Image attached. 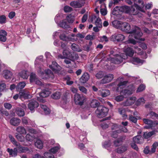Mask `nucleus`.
Segmentation results:
<instances>
[{"instance_id": "nucleus-48", "label": "nucleus", "mask_w": 158, "mask_h": 158, "mask_svg": "<svg viewBox=\"0 0 158 158\" xmlns=\"http://www.w3.org/2000/svg\"><path fill=\"white\" fill-rule=\"evenodd\" d=\"M120 133V131L118 130L113 131L111 134V136L113 138H116L118 137V134Z\"/></svg>"}, {"instance_id": "nucleus-25", "label": "nucleus", "mask_w": 158, "mask_h": 158, "mask_svg": "<svg viewBox=\"0 0 158 158\" xmlns=\"http://www.w3.org/2000/svg\"><path fill=\"white\" fill-rule=\"evenodd\" d=\"M124 52L127 55L130 57L132 56L134 54V52L132 49L129 47L126 48L124 49Z\"/></svg>"}, {"instance_id": "nucleus-45", "label": "nucleus", "mask_w": 158, "mask_h": 158, "mask_svg": "<svg viewBox=\"0 0 158 158\" xmlns=\"http://www.w3.org/2000/svg\"><path fill=\"white\" fill-rule=\"evenodd\" d=\"M25 138L27 141L31 142L34 140L35 137L33 135H32L29 134H27L26 135Z\"/></svg>"}, {"instance_id": "nucleus-54", "label": "nucleus", "mask_w": 158, "mask_h": 158, "mask_svg": "<svg viewBox=\"0 0 158 158\" xmlns=\"http://www.w3.org/2000/svg\"><path fill=\"white\" fill-rule=\"evenodd\" d=\"M9 137L11 142L15 146L18 143L15 140V139L10 135H9Z\"/></svg>"}, {"instance_id": "nucleus-20", "label": "nucleus", "mask_w": 158, "mask_h": 158, "mask_svg": "<svg viewBox=\"0 0 158 158\" xmlns=\"http://www.w3.org/2000/svg\"><path fill=\"white\" fill-rule=\"evenodd\" d=\"M98 92L100 95L103 98L106 97L110 94V91L108 89H102L99 90Z\"/></svg>"}, {"instance_id": "nucleus-16", "label": "nucleus", "mask_w": 158, "mask_h": 158, "mask_svg": "<svg viewBox=\"0 0 158 158\" xmlns=\"http://www.w3.org/2000/svg\"><path fill=\"white\" fill-rule=\"evenodd\" d=\"M21 122L20 119L17 118L13 117L10 120V124L14 126H17L19 125Z\"/></svg>"}, {"instance_id": "nucleus-29", "label": "nucleus", "mask_w": 158, "mask_h": 158, "mask_svg": "<svg viewBox=\"0 0 158 158\" xmlns=\"http://www.w3.org/2000/svg\"><path fill=\"white\" fill-rule=\"evenodd\" d=\"M61 93L60 91H56L52 94L51 97L52 98L54 99H59L61 96Z\"/></svg>"}, {"instance_id": "nucleus-46", "label": "nucleus", "mask_w": 158, "mask_h": 158, "mask_svg": "<svg viewBox=\"0 0 158 158\" xmlns=\"http://www.w3.org/2000/svg\"><path fill=\"white\" fill-rule=\"evenodd\" d=\"M9 114L7 111L2 108L0 109V116H2L4 115L5 116H7Z\"/></svg>"}, {"instance_id": "nucleus-30", "label": "nucleus", "mask_w": 158, "mask_h": 158, "mask_svg": "<svg viewBox=\"0 0 158 158\" xmlns=\"http://www.w3.org/2000/svg\"><path fill=\"white\" fill-rule=\"evenodd\" d=\"M100 105V102L96 99H93L91 102L90 105L93 108H96L99 106Z\"/></svg>"}, {"instance_id": "nucleus-28", "label": "nucleus", "mask_w": 158, "mask_h": 158, "mask_svg": "<svg viewBox=\"0 0 158 158\" xmlns=\"http://www.w3.org/2000/svg\"><path fill=\"white\" fill-rule=\"evenodd\" d=\"M16 130L21 134H26L27 133L26 129L23 126L18 127L16 128Z\"/></svg>"}, {"instance_id": "nucleus-2", "label": "nucleus", "mask_w": 158, "mask_h": 158, "mask_svg": "<svg viewBox=\"0 0 158 158\" xmlns=\"http://www.w3.org/2000/svg\"><path fill=\"white\" fill-rule=\"evenodd\" d=\"M124 78L123 77H119L117 79V81L119 82L117 84L116 91L120 92V94L125 96L131 94L134 91V87L131 90L123 89L125 88L128 83L127 81H123Z\"/></svg>"}, {"instance_id": "nucleus-56", "label": "nucleus", "mask_w": 158, "mask_h": 158, "mask_svg": "<svg viewBox=\"0 0 158 158\" xmlns=\"http://www.w3.org/2000/svg\"><path fill=\"white\" fill-rule=\"evenodd\" d=\"M124 98L122 95H118L115 97V100L117 102H120L123 100Z\"/></svg>"}, {"instance_id": "nucleus-58", "label": "nucleus", "mask_w": 158, "mask_h": 158, "mask_svg": "<svg viewBox=\"0 0 158 158\" xmlns=\"http://www.w3.org/2000/svg\"><path fill=\"white\" fill-rule=\"evenodd\" d=\"M69 52V51L67 50H63L62 53L64 58H68V57Z\"/></svg>"}, {"instance_id": "nucleus-51", "label": "nucleus", "mask_w": 158, "mask_h": 158, "mask_svg": "<svg viewBox=\"0 0 158 158\" xmlns=\"http://www.w3.org/2000/svg\"><path fill=\"white\" fill-rule=\"evenodd\" d=\"M132 61L133 62H136L137 63H141L143 64V60H141L137 57H134L132 58Z\"/></svg>"}, {"instance_id": "nucleus-62", "label": "nucleus", "mask_w": 158, "mask_h": 158, "mask_svg": "<svg viewBox=\"0 0 158 158\" xmlns=\"http://www.w3.org/2000/svg\"><path fill=\"white\" fill-rule=\"evenodd\" d=\"M60 40L63 41H66L68 40L67 37L64 34H61L60 35Z\"/></svg>"}, {"instance_id": "nucleus-9", "label": "nucleus", "mask_w": 158, "mask_h": 158, "mask_svg": "<svg viewBox=\"0 0 158 158\" xmlns=\"http://www.w3.org/2000/svg\"><path fill=\"white\" fill-rule=\"evenodd\" d=\"M136 98L135 97H131L127 98L126 101L123 102V105L124 106H130L133 104L135 101Z\"/></svg>"}, {"instance_id": "nucleus-24", "label": "nucleus", "mask_w": 158, "mask_h": 158, "mask_svg": "<svg viewBox=\"0 0 158 158\" xmlns=\"http://www.w3.org/2000/svg\"><path fill=\"white\" fill-rule=\"evenodd\" d=\"M4 77L6 79H10L12 75V73L8 70H6L3 72Z\"/></svg>"}, {"instance_id": "nucleus-21", "label": "nucleus", "mask_w": 158, "mask_h": 158, "mask_svg": "<svg viewBox=\"0 0 158 158\" xmlns=\"http://www.w3.org/2000/svg\"><path fill=\"white\" fill-rule=\"evenodd\" d=\"M128 146L126 145H123L118 148L116 150L117 152L118 153H122L127 150Z\"/></svg>"}, {"instance_id": "nucleus-8", "label": "nucleus", "mask_w": 158, "mask_h": 158, "mask_svg": "<svg viewBox=\"0 0 158 158\" xmlns=\"http://www.w3.org/2000/svg\"><path fill=\"white\" fill-rule=\"evenodd\" d=\"M114 78V75L109 74L104 76L101 80V83L103 84H106L110 82Z\"/></svg>"}, {"instance_id": "nucleus-64", "label": "nucleus", "mask_w": 158, "mask_h": 158, "mask_svg": "<svg viewBox=\"0 0 158 158\" xmlns=\"http://www.w3.org/2000/svg\"><path fill=\"white\" fill-rule=\"evenodd\" d=\"M4 107L8 110H10L12 107V105L9 103L6 102L4 105Z\"/></svg>"}, {"instance_id": "nucleus-5", "label": "nucleus", "mask_w": 158, "mask_h": 158, "mask_svg": "<svg viewBox=\"0 0 158 158\" xmlns=\"http://www.w3.org/2000/svg\"><path fill=\"white\" fill-rule=\"evenodd\" d=\"M125 38V36L122 34H115L111 36L110 40L114 42H119L124 40Z\"/></svg>"}, {"instance_id": "nucleus-63", "label": "nucleus", "mask_w": 158, "mask_h": 158, "mask_svg": "<svg viewBox=\"0 0 158 158\" xmlns=\"http://www.w3.org/2000/svg\"><path fill=\"white\" fill-rule=\"evenodd\" d=\"M150 148L149 146H146L145 148H144V149L143 150L144 153L146 154H150Z\"/></svg>"}, {"instance_id": "nucleus-41", "label": "nucleus", "mask_w": 158, "mask_h": 158, "mask_svg": "<svg viewBox=\"0 0 158 158\" xmlns=\"http://www.w3.org/2000/svg\"><path fill=\"white\" fill-rule=\"evenodd\" d=\"M145 102V100L143 98H139L135 102V105L137 106H140L141 104H143Z\"/></svg>"}, {"instance_id": "nucleus-33", "label": "nucleus", "mask_w": 158, "mask_h": 158, "mask_svg": "<svg viewBox=\"0 0 158 158\" xmlns=\"http://www.w3.org/2000/svg\"><path fill=\"white\" fill-rule=\"evenodd\" d=\"M20 77L24 79H27L29 76V72L27 71L23 70L20 73Z\"/></svg>"}, {"instance_id": "nucleus-47", "label": "nucleus", "mask_w": 158, "mask_h": 158, "mask_svg": "<svg viewBox=\"0 0 158 158\" xmlns=\"http://www.w3.org/2000/svg\"><path fill=\"white\" fill-rule=\"evenodd\" d=\"M145 88L146 86L144 84H141L137 88L136 92L138 93L143 91L145 89Z\"/></svg>"}, {"instance_id": "nucleus-13", "label": "nucleus", "mask_w": 158, "mask_h": 158, "mask_svg": "<svg viewBox=\"0 0 158 158\" xmlns=\"http://www.w3.org/2000/svg\"><path fill=\"white\" fill-rule=\"evenodd\" d=\"M50 68L53 71H58L60 70L61 67L55 61L52 62V64L49 65Z\"/></svg>"}, {"instance_id": "nucleus-50", "label": "nucleus", "mask_w": 158, "mask_h": 158, "mask_svg": "<svg viewBox=\"0 0 158 158\" xmlns=\"http://www.w3.org/2000/svg\"><path fill=\"white\" fill-rule=\"evenodd\" d=\"M104 76V74L103 72L101 71L98 72L95 75L96 77L98 79L102 78Z\"/></svg>"}, {"instance_id": "nucleus-23", "label": "nucleus", "mask_w": 158, "mask_h": 158, "mask_svg": "<svg viewBox=\"0 0 158 158\" xmlns=\"http://www.w3.org/2000/svg\"><path fill=\"white\" fill-rule=\"evenodd\" d=\"M78 55L77 54L73 53L72 52H69L68 57V58L69 59L72 61L77 60L78 59Z\"/></svg>"}, {"instance_id": "nucleus-7", "label": "nucleus", "mask_w": 158, "mask_h": 158, "mask_svg": "<svg viewBox=\"0 0 158 158\" xmlns=\"http://www.w3.org/2000/svg\"><path fill=\"white\" fill-rule=\"evenodd\" d=\"M85 98L78 94L74 95V101L76 104L80 106L82 105L84 102Z\"/></svg>"}, {"instance_id": "nucleus-19", "label": "nucleus", "mask_w": 158, "mask_h": 158, "mask_svg": "<svg viewBox=\"0 0 158 158\" xmlns=\"http://www.w3.org/2000/svg\"><path fill=\"white\" fill-rule=\"evenodd\" d=\"M16 114L19 117H23L25 114L23 110L21 107H18L15 109Z\"/></svg>"}, {"instance_id": "nucleus-53", "label": "nucleus", "mask_w": 158, "mask_h": 158, "mask_svg": "<svg viewBox=\"0 0 158 158\" xmlns=\"http://www.w3.org/2000/svg\"><path fill=\"white\" fill-rule=\"evenodd\" d=\"M129 120L130 121L134 123H136L137 121V118L134 117L132 115H129Z\"/></svg>"}, {"instance_id": "nucleus-34", "label": "nucleus", "mask_w": 158, "mask_h": 158, "mask_svg": "<svg viewBox=\"0 0 158 158\" xmlns=\"http://www.w3.org/2000/svg\"><path fill=\"white\" fill-rule=\"evenodd\" d=\"M16 146L18 148V150L22 152H24L28 150L27 148L22 146L19 143H18L16 145Z\"/></svg>"}, {"instance_id": "nucleus-31", "label": "nucleus", "mask_w": 158, "mask_h": 158, "mask_svg": "<svg viewBox=\"0 0 158 158\" xmlns=\"http://www.w3.org/2000/svg\"><path fill=\"white\" fill-rule=\"evenodd\" d=\"M155 131H152L148 132H144L143 135V137L146 139H148L151 137L152 135L155 134Z\"/></svg>"}, {"instance_id": "nucleus-11", "label": "nucleus", "mask_w": 158, "mask_h": 158, "mask_svg": "<svg viewBox=\"0 0 158 158\" xmlns=\"http://www.w3.org/2000/svg\"><path fill=\"white\" fill-rule=\"evenodd\" d=\"M19 98L21 100L27 99L31 98L32 97L31 95H30L29 93H26L24 91L19 92Z\"/></svg>"}, {"instance_id": "nucleus-44", "label": "nucleus", "mask_w": 158, "mask_h": 158, "mask_svg": "<svg viewBox=\"0 0 158 158\" xmlns=\"http://www.w3.org/2000/svg\"><path fill=\"white\" fill-rule=\"evenodd\" d=\"M40 106L41 109L43 110L45 114H48L50 113L49 110L46 105L40 104Z\"/></svg>"}, {"instance_id": "nucleus-6", "label": "nucleus", "mask_w": 158, "mask_h": 158, "mask_svg": "<svg viewBox=\"0 0 158 158\" xmlns=\"http://www.w3.org/2000/svg\"><path fill=\"white\" fill-rule=\"evenodd\" d=\"M39 106L38 103L35 100H31L28 104V107L31 111L33 113L35 111V109Z\"/></svg>"}, {"instance_id": "nucleus-38", "label": "nucleus", "mask_w": 158, "mask_h": 158, "mask_svg": "<svg viewBox=\"0 0 158 158\" xmlns=\"http://www.w3.org/2000/svg\"><path fill=\"white\" fill-rule=\"evenodd\" d=\"M35 145L36 147L40 149L42 148L43 144L40 140L38 139L35 142Z\"/></svg>"}, {"instance_id": "nucleus-26", "label": "nucleus", "mask_w": 158, "mask_h": 158, "mask_svg": "<svg viewBox=\"0 0 158 158\" xmlns=\"http://www.w3.org/2000/svg\"><path fill=\"white\" fill-rule=\"evenodd\" d=\"M50 94L49 91L47 89H44L39 93V95L42 98H46Z\"/></svg>"}, {"instance_id": "nucleus-43", "label": "nucleus", "mask_w": 158, "mask_h": 158, "mask_svg": "<svg viewBox=\"0 0 158 158\" xmlns=\"http://www.w3.org/2000/svg\"><path fill=\"white\" fill-rule=\"evenodd\" d=\"M15 136L18 140L20 142H23L24 140V137L22 134H19L18 133H16Z\"/></svg>"}, {"instance_id": "nucleus-12", "label": "nucleus", "mask_w": 158, "mask_h": 158, "mask_svg": "<svg viewBox=\"0 0 158 158\" xmlns=\"http://www.w3.org/2000/svg\"><path fill=\"white\" fill-rule=\"evenodd\" d=\"M89 78V76L87 73H84L80 79V82L82 83H86Z\"/></svg>"}, {"instance_id": "nucleus-35", "label": "nucleus", "mask_w": 158, "mask_h": 158, "mask_svg": "<svg viewBox=\"0 0 158 158\" xmlns=\"http://www.w3.org/2000/svg\"><path fill=\"white\" fill-rule=\"evenodd\" d=\"M60 145H58L51 148L49 151L50 152L53 154H55L58 152V150L60 149Z\"/></svg>"}, {"instance_id": "nucleus-59", "label": "nucleus", "mask_w": 158, "mask_h": 158, "mask_svg": "<svg viewBox=\"0 0 158 158\" xmlns=\"http://www.w3.org/2000/svg\"><path fill=\"white\" fill-rule=\"evenodd\" d=\"M29 121L28 118L26 117H24L22 119V123L25 125H27L28 124Z\"/></svg>"}, {"instance_id": "nucleus-57", "label": "nucleus", "mask_w": 158, "mask_h": 158, "mask_svg": "<svg viewBox=\"0 0 158 158\" xmlns=\"http://www.w3.org/2000/svg\"><path fill=\"white\" fill-rule=\"evenodd\" d=\"M64 10L65 12H69L72 10V8L68 6H65L64 7Z\"/></svg>"}, {"instance_id": "nucleus-1", "label": "nucleus", "mask_w": 158, "mask_h": 158, "mask_svg": "<svg viewBox=\"0 0 158 158\" xmlns=\"http://www.w3.org/2000/svg\"><path fill=\"white\" fill-rule=\"evenodd\" d=\"M131 26L128 23L121 22L119 29L127 33L132 34L133 36L136 39L142 41L144 40V38H140L142 35L143 33L141 32V30L139 27L135 26L132 30H131Z\"/></svg>"}, {"instance_id": "nucleus-3", "label": "nucleus", "mask_w": 158, "mask_h": 158, "mask_svg": "<svg viewBox=\"0 0 158 158\" xmlns=\"http://www.w3.org/2000/svg\"><path fill=\"white\" fill-rule=\"evenodd\" d=\"M109 109L103 106H98L95 111V113L97 116L101 118L105 117L107 114Z\"/></svg>"}, {"instance_id": "nucleus-60", "label": "nucleus", "mask_w": 158, "mask_h": 158, "mask_svg": "<svg viewBox=\"0 0 158 158\" xmlns=\"http://www.w3.org/2000/svg\"><path fill=\"white\" fill-rule=\"evenodd\" d=\"M122 141V139L121 138L118 139L114 142V145L116 146H118L119 144Z\"/></svg>"}, {"instance_id": "nucleus-52", "label": "nucleus", "mask_w": 158, "mask_h": 158, "mask_svg": "<svg viewBox=\"0 0 158 158\" xmlns=\"http://www.w3.org/2000/svg\"><path fill=\"white\" fill-rule=\"evenodd\" d=\"M134 2V4H136V6L137 8L141 9V7H139V6L138 5V3H139L140 4H143V2L142 0H132Z\"/></svg>"}, {"instance_id": "nucleus-61", "label": "nucleus", "mask_w": 158, "mask_h": 158, "mask_svg": "<svg viewBox=\"0 0 158 158\" xmlns=\"http://www.w3.org/2000/svg\"><path fill=\"white\" fill-rule=\"evenodd\" d=\"M136 143H135L134 142L133 143H131V145L132 148L137 151H138L139 150V148L137 145L136 144Z\"/></svg>"}, {"instance_id": "nucleus-4", "label": "nucleus", "mask_w": 158, "mask_h": 158, "mask_svg": "<svg viewBox=\"0 0 158 158\" xmlns=\"http://www.w3.org/2000/svg\"><path fill=\"white\" fill-rule=\"evenodd\" d=\"M135 7H136L135 9L133 7H130V11L129 14L130 15H137L139 17H141V14L139 12V11L142 12H144V11L143 9V8L144 6L143 4H140L138 3V5L139 7H141V9L138 8L136 6V4H134Z\"/></svg>"}, {"instance_id": "nucleus-49", "label": "nucleus", "mask_w": 158, "mask_h": 158, "mask_svg": "<svg viewBox=\"0 0 158 158\" xmlns=\"http://www.w3.org/2000/svg\"><path fill=\"white\" fill-rule=\"evenodd\" d=\"M95 25L98 27H102V23L101 22V19L99 18L97 19L96 21H95Z\"/></svg>"}, {"instance_id": "nucleus-37", "label": "nucleus", "mask_w": 158, "mask_h": 158, "mask_svg": "<svg viewBox=\"0 0 158 158\" xmlns=\"http://www.w3.org/2000/svg\"><path fill=\"white\" fill-rule=\"evenodd\" d=\"M121 22L120 21L114 20L112 22V24L114 27L119 29Z\"/></svg>"}, {"instance_id": "nucleus-36", "label": "nucleus", "mask_w": 158, "mask_h": 158, "mask_svg": "<svg viewBox=\"0 0 158 158\" xmlns=\"http://www.w3.org/2000/svg\"><path fill=\"white\" fill-rule=\"evenodd\" d=\"M59 25L61 27L64 28H67L69 27V26L66 21V19L63 20L60 23Z\"/></svg>"}, {"instance_id": "nucleus-10", "label": "nucleus", "mask_w": 158, "mask_h": 158, "mask_svg": "<svg viewBox=\"0 0 158 158\" xmlns=\"http://www.w3.org/2000/svg\"><path fill=\"white\" fill-rule=\"evenodd\" d=\"M85 3V1L81 2V1H72L70 3V5L75 8H79L82 7Z\"/></svg>"}, {"instance_id": "nucleus-22", "label": "nucleus", "mask_w": 158, "mask_h": 158, "mask_svg": "<svg viewBox=\"0 0 158 158\" xmlns=\"http://www.w3.org/2000/svg\"><path fill=\"white\" fill-rule=\"evenodd\" d=\"M78 55L77 54L73 53L72 52H69L68 57V58L69 59L72 61L77 60L78 59Z\"/></svg>"}, {"instance_id": "nucleus-17", "label": "nucleus", "mask_w": 158, "mask_h": 158, "mask_svg": "<svg viewBox=\"0 0 158 158\" xmlns=\"http://www.w3.org/2000/svg\"><path fill=\"white\" fill-rule=\"evenodd\" d=\"M123 58L121 56L119 55H117L115 58H113L112 61L113 63L118 64H120L123 61Z\"/></svg>"}, {"instance_id": "nucleus-15", "label": "nucleus", "mask_w": 158, "mask_h": 158, "mask_svg": "<svg viewBox=\"0 0 158 158\" xmlns=\"http://www.w3.org/2000/svg\"><path fill=\"white\" fill-rule=\"evenodd\" d=\"M130 7L126 6L124 5L121 6L120 7L119 9V11L124 13L126 14H129L130 11Z\"/></svg>"}, {"instance_id": "nucleus-14", "label": "nucleus", "mask_w": 158, "mask_h": 158, "mask_svg": "<svg viewBox=\"0 0 158 158\" xmlns=\"http://www.w3.org/2000/svg\"><path fill=\"white\" fill-rule=\"evenodd\" d=\"M7 35V33L4 30L0 31V41L5 42L6 40V36Z\"/></svg>"}, {"instance_id": "nucleus-39", "label": "nucleus", "mask_w": 158, "mask_h": 158, "mask_svg": "<svg viewBox=\"0 0 158 158\" xmlns=\"http://www.w3.org/2000/svg\"><path fill=\"white\" fill-rule=\"evenodd\" d=\"M71 48L72 50L78 52H81V50L79 48L78 45L75 44H73L71 45Z\"/></svg>"}, {"instance_id": "nucleus-40", "label": "nucleus", "mask_w": 158, "mask_h": 158, "mask_svg": "<svg viewBox=\"0 0 158 158\" xmlns=\"http://www.w3.org/2000/svg\"><path fill=\"white\" fill-rule=\"evenodd\" d=\"M37 78V76L35 73H31L30 77V80L31 82H34Z\"/></svg>"}, {"instance_id": "nucleus-55", "label": "nucleus", "mask_w": 158, "mask_h": 158, "mask_svg": "<svg viewBox=\"0 0 158 158\" xmlns=\"http://www.w3.org/2000/svg\"><path fill=\"white\" fill-rule=\"evenodd\" d=\"M6 23V17L4 15L0 16V23L1 24Z\"/></svg>"}, {"instance_id": "nucleus-32", "label": "nucleus", "mask_w": 158, "mask_h": 158, "mask_svg": "<svg viewBox=\"0 0 158 158\" xmlns=\"http://www.w3.org/2000/svg\"><path fill=\"white\" fill-rule=\"evenodd\" d=\"M26 85L24 82L19 83L16 86V90L17 91H20L21 89H23Z\"/></svg>"}, {"instance_id": "nucleus-27", "label": "nucleus", "mask_w": 158, "mask_h": 158, "mask_svg": "<svg viewBox=\"0 0 158 158\" xmlns=\"http://www.w3.org/2000/svg\"><path fill=\"white\" fill-rule=\"evenodd\" d=\"M7 150V152L9 153L10 155L12 156L15 157L17 156L18 151L17 148H14L13 150L8 148Z\"/></svg>"}, {"instance_id": "nucleus-18", "label": "nucleus", "mask_w": 158, "mask_h": 158, "mask_svg": "<svg viewBox=\"0 0 158 158\" xmlns=\"http://www.w3.org/2000/svg\"><path fill=\"white\" fill-rule=\"evenodd\" d=\"M133 140L134 142L137 144H141L143 142V139L140 135L135 136L133 138Z\"/></svg>"}, {"instance_id": "nucleus-42", "label": "nucleus", "mask_w": 158, "mask_h": 158, "mask_svg": "<svg viewBox=\"0 0 158 158\" xmlns=\"http://www.w3.org/2000/svg\"><path fill=\"white\" fill-rule=\"evenodd\" d=\"M143 121L144 123L150 126H152V127L153 126V121L150 119H149L147 118H143Z\"/></svg>"}]
</instances>
